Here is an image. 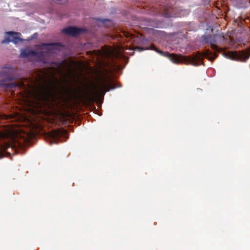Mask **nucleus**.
<instances>
[{
  "label": "nucleus",
  "instance_id": "13",
  "mask_svg": "<svg viewBox=\"0 0 250 250\" xmlns=\"http://www.w3.org/2000/svg\"><path fill=\"white\" fill-rule=\"evenodd\" d=\"M215 36H219V37L217 38V42L218 43H221L224 42V36L223 34H215Z\"/></svg>",
  "mask_w": 250,
  "mask_h": 250
},
{
  "label": "nucleus",
  "instance_id": "3",
  "mask_svg": "<svg viewBox=\"0 0 250 250\" xmlns=\"http://www.w3.org/2000/svg\"><path fill=\"white\" fill-rule=\"evenodd\" d=\"M15 70L11 67H5L0 71V87L4 89L13 88L15 87H24V84L22 82L16 83L11 82L6 83L7 82L15 80Z\"/></svg>",
  "mask_w": 250,
  "mask_h": 250
},
{
  "label": "nucleus",
  "instance_id": "6",
  "mask_svg": "<svg viewBox=\"0 0 250 250\" xmlns=\"http://www.w3.org/2000/svg\"><path fill=\"white\" fill-rule=\"evenodd\" d=\"M6 34L9 35V37H5V39L1 42L2 44L8 43L10 42L17 43L22 41V40L20 38L21 36L20 33L10 31L6 32Z\"/></svg>",
  "mask_w": 250,
  "mask_h": 250
},
{
  "label": "nucleus",
  "instance_id": "11",
  "mask_svg": "<svg viewBox=\"0 0 250 250\" xmlns=\"http://www.w3.org/2000/svg\"><path fill=\"white\" fill-rule=\"evenodd\" d=\"M14 116L12 114L6 115L5 114H0V121L2 120H6L9 119H13Z\"/></svg>",
  "mask_w": 250,
  "mask_h": 250
},
{
  "label": "nucleus",
  "instance_id": "10",
  "mask_svg": "<svg viewBox=\"0 0 250 250\" xmlns=\"http://www.w3.org/2000/svg\"><path fill=\"white\" fill-rule=\"evenodd\" d=\"M13 132L11 130H6L4 132L0 131V139H6L12 137Z\"/></svg>",
  "mask_w": 250,
  "mask_h": 250
},
{
  "label": "nucleus",
  "instance_id": "14",
  "mask_svg": "<svg viewBox=\"0 0 250 250\" xmlns=\"http://www.w3.org/2000/svg\"><path fill=\"white\" fill-rule=\"evenodd\" d=\"M2 155L1 153H0V158H1V157H2Z\"/></svg>",
  "mask_w": 250,
  "mask_h": 250
},
{
  "label": "nucleus",
  "instance_id": "4",
  "mask_svg": "<svg viewBox=\"0 0 250 250\" xmlns=\"http://www.w3.org/2000/svg\"><path fill=\"white\" fill-rule=\"evenodd\" d=\"M218 37L219 36H215V35H203L202 39L204 42L209 43L210 47L213 50L218 53H221L223 51V49L216 45V43H218L217 39Z\"/></svg>",
  "mask_w": 250,
  "mask_h": 250
},
{
  "label": "nucleus",
  "instance_id": "5",
  "mask_svg": "<svg viewBox=\"0 0 250 250\" xmlns=\"http://www.w3.org/2000/svg\"><path fill=\"white\" fill-rule=\"evenodd\" d=\"M231 57L236 60H240L242 62H246L250 57V48L241 50L239 52L233 51L229 52Z\"/></svg>",
  "mask_w": 250,
  "mask_h": 250
},
{
  "label": "nucleus",
  "instance_id": "9",
  "mask_svg": "<svg viewBox=\"0 0 250 250\" xmlns=\"http://www.w3.org/2000/svg\"><path fill=\"white\" fill-rule=\"evenodd\" d=\"M67 132L66 130H54L51 132V137L54 139H59L60 137L67 135Z\"/></svg>",
  "mask_w": 250,
  "mask_h": 250
},
{
  "label": "nucleus",
  "instance_id": "12",
  "mask_svg": "<svg viewBox=\"0 0 250 250\" xmlns=\"http://www.w3.org/2000/svg\"><path fill=\"white\" fill-rule=\"evenodd\" d=\"M42 46H62V45L61 43L55 42V43H43L42 44Z\"/></svg>",
  "mask_w": 250,
  "mask_h": 250
},
{
  "label": "nucleus",
  "instance_id": "7",
  "mask_svg": "<svg viewBox=\"0 0 250 250\" xmlns=\"http://www.w3.org/2000/svg\"><path fill=\"white\" fill-rule=\"evenodd\" d=\"M85 31L86 30L84 28L70 26L63 29L62 30V32L67 35L72 37H76L79 35L81 33L85 32Z\"/></svg>",
  "mask_w": 250,
  "mask_h": 250
},
{
  "label": "nucleus",
  "instance_id": "1",
  "mask_svg": "<svg viewBox=\"0 0 250 250\" xmlns=\"http://www.w3.org/2000/svg\"><path fill=\"white\" fill-rule=\"evenodd\" d=\"M150 49L155 50L162 56L168 58L172 62L175 63L184 62L187 64H190L193 65H197V62L202 61L203 57H209V60L212 61L218 57L216 53H212L208 49L206 50L203 54L198 52L193 56H184L182 55L170 54L167 52L162 51L157 49L154 45L150 46Z\"/></svg>",
  "mask_w": 250,
  "mask_h": 250
},
{
  "label": "nucleus",
  "instance_id": "8",
  "mask_svg": "<svg viewBox=\"0 0 250 250\" xmlns=\"http://www.w3.org/2000/svg\"><path fill=\"white\" fill-rule=\"evenodd\" d=\"M21 56L22 58L29 57H42L43 53L42 52H37L28 49H22L21 51Z\"/></svg>",
  "mask_w": 250,
  "mask_h": 250
},
{
  "label": "nucleus",
  "instance_id": "2",
  "mask_svg": "<svg viewBox=\"0 0 250 250\" xmlns=\"http://www.w3.org/2000/svg\"><path fill=\"white\" fill-rule=\"evenodd\" d=\"M118 87H120V86L116 85L115 83L112 82V80L108 77L104 79L101 82L99 85L94 86L92 91L86 92L85 96L89 101L96 100L101 96L103 97L106 92Z\"/></svg>",
  "mask_w": 250,
  "mask_h": 250
}]
</instances>
